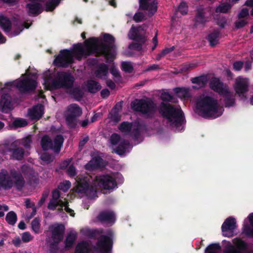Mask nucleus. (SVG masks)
Masks as SVG:
<instances>
[{"label":"nucleus","instance_id":"nucleus-46","mask_svg":"<svg viewBox=\"0 0 253 253\" xmlns=\"http://www.w3.org/2000/svg\"><path fill=\"white\" fill-rule=\"evenodd\" d=\"M220 250L221 247L219 243H212L206 248L205 253H216V251Z\"/></svg>","mask_w":253,"mask_h":253},{"label":"nucleus","instance_id":"nucleus-19","mask_svg":"<svg viewBox=\"0 0 253 253\" xmlns=\"http://www.w3.org/2000/svg\"><path fill=\"white\" fill-rule=\"evenodd\" d=\"M96 218L101 223H107L111 224L114 223L116 220L115 213L110 211H101Z\"/></svg>","mask_w":253,"mask_h":253},{"label":"nucleus","instance_id":"nucleus-10","mask_svg":"<svg viewBox=\"0 0 253 253\" xmlns=\"http://www.w3.org/2000/svg\"><path fill=\"white\" fill-rule=\"evenodd\" d=\"M87 49H85L82 43H78L74 44L73 47L69 49L71 52V56L76 59L81 61L83 57H86L89 56L92 53H93L92 51L93 46H90L87 47Z\"/></svg>","mask_w":253,"mask_h":253},{"label":"nucleus","instance_id":"nucleus-13","mask_svg":"<svg viewBox=\"0 0 253 253\" xmlns=\"http://www.w3.org/2000/svg\"><path fill=\"white\" fill-rule=\"evenodd\" d=\"M233 244L227 246L223 253H244L248 249L247 243L240 238L234 239Z\"/></svg>","mask_w":253,"mask_h":253},{"label":"nucleus","instance_id":"nucleus-51","mask_svg":"<svg viewBox=\"0 0 253 253\" xmlns=\"http://www.w3.org/2000/svg\"><path fill=\"white\" fill-rule=\"evenodd\" d=\"M71 94L78 100L83 97L84 93L79 87L74 88L71 92Z\"/></svg>","mask_w":253,"mask_h":253},{"label":"nucleus","instance_id":"nucleus-12","mask_svg":"<svg viewBox=\"0 0 253 253\" xmlns=\"http://www.w3.org/2000/svg\"><path fill=\"white\" fill-rule=\"evenodd\" d=\"M22 173L24 175L30 185L37 184L39 182L38 173L28 164H24L20 168Z\"/></svg>","mask_w":253,"mask_h":253},{"label":"nucleus","instance_id":"nucleus-20","mask_svg":"<svg viewBox=\"0 0 253 253\" xmlns=\"http://www.w3.org/2000/svg\"><path fill=\"white\" fill-rule=\"evenodd\" d=\"M28 15L30 16H37L41 14L43 10L42 4L34 1H31L26 4Z\"/></svg>","mask_w":253,"mask_h":253},{"label":"nucleus","instance_id":"nucleus-30","mask_svg":"<svg viewBox=\"0 0 253 253\" xmlns=\"http://www.w3.org/2000/svg\"><path fill=\"white\" fill-rule=\"evenodd\" d=\"M69 112L67 115L78 118L82 114L81 108L76 104H71L68 109Z\"/></svg>","mask_w":253,"mask_h":253},{"label":"nucleus","instance_id":"nucleus-33","mask_svg":"<svg viewBox=\"0 0 253 253\" xmlns=\"http://www.w3.org/2000/svg\"><path fill=\"white\" fill-rule=\"evenodd\" d=\"M121 108V105L117 104L110 113V118L115 123H118L121 120V116L119 114V111Z\"/></svg>","mask_w":253,"mask_h":253},{"label":"nucleus","instance_id":"nucleus-58","mask_svg":"<svg viewBox=\"0 0 253 253\" xmlns=\"http://www.w3.org/2000/svg\"><path fill=\"white\" fill-rule=\"evenodd\" d=\"M49 194V190L48 189L43 192L42 197L38 203V206L39 207H41L43 204L46 198L48 197Z\"/></svg>","mask_w":253,"mask_h":253},{"label":"nucleus","instance_id":"nucleus-32","mask_svg":"<svg viewBox=\"0 0 253 253\" xmlns=\"http://www.w3.org/2000/svg\"><path fill=\"white\" fill-rule=\"evenodd\" d=\"M220 35V33L218 30H214L208 35L207 40L211 47H214L218 43Z\"/></svg>","mask_w":253,"mask_h":253},{"label":"nucleus","instance_id":"nucleus-53","mask_svg":"<svg viewBox=\"0 0 253 253\" xmlns=\"http://www.w3.org/2000/svg\"><path fill=\"white\" fill-rule=\"evenodd\" d=\"M110 72L112 74V75L114 76V77L115 78V81L116 83H119V82H121L122 77L120 75V73L119 70L117 69H116L114 67H112L111 69Z\"/></svg>","mask_w":253,"mask_h":253},{"label":"nucleus","instance_id":"nucleus-23","mask_svg":"<svg viewBox=\"0 0 253 253\" xmlns=\"http://www.w3.org/2000/svg\"><path fill=\"white\" fill-rule=\"evenodd\" d=\"M249 223H244L242 227V233L249 238L253 239V212L248 216Z\"/></svg>","mask_w":253,"mask_h":253},{"label":"nucleus","instance_id":"nucleus-52","mask_svg":"<svg viewBox=\"0 0 253 253\" xmlns=\"http://www.w3.org/2000/svg\"><path fill=\"white\" fill-rule=\"evenodd\" d=\"M22 174L21 171L20 172L15 169H11L10 170V176L12 177L14 180L24 178Z\"/></svg>","mask_w":253,"mask_h":253},{"label":"nucleus","instance_id":"nucleus-64","mask_svg":"<svg viewBox=\"0 0 253 253\" xmlns=\"http://www.w3.org/2000/svg\"><path fill=\"white\" fill-rule=\"evenodd\" d=\"M58 207L57 200L51 199L48 203L47 208L50 211H54Z\"/></svg>","mask_w":253,"mask_h":253},{"label":"nucleus","instance_id":"nucleus-45","mask_svg":"<svg viewBox=\"0 0 253 253\" xmlns=\"http://www.w3.org/2000/svg\"><path fill=\"white\" fill-rule=\"evenodd\" d=\"M132 128V124L128 122H123L119 126V129L122 132L128 133L130 131Z\"/></svg>","mask_w":253,"mask_h":253},{"label":"nucleus","instance_id":"nucleus-22","mask_svg":"<svg viewBox=\"0 0 253 253\" xmlns=\"http://www.w3.org/2000/svg\"><path fill=\"white\" fill-rule=\"evenodd\" d=\"M44 106L41 104L34 106L29 109L28 115L32 120H39L43 114Z\"/></svg>","mask_w":253,"mask_h":253},{"label":"nucleus","instance_id":"nucleus-35","mask_svg":"<svg viewBox=\"0 0 253 253\" xmlns=\"http://www.w3.org/2000/svg\"><path fill=\"white\" fill-rule=\"evenodd\" d=\"M89 251V244L84 241L79 243L75 248L76 253H87Z\"/></svg>","mask_w":253,"mask_h":253},{"label":"nucleus","instance_id":"nucleus-34","mask_svg":"<svg viewBox=\"0 0 253 253\" xmlns=\"http://www.w3.org/2000/svg\"><path fill=\"white\" fill-rule=\"evenodd\" d=\"M221 95L224 97V102L226 107H230L235 104V98L232 93L230 92L228 89L227 90V93H223Z\"/></svg>","mask_w":253,"mask_h":253},{"label":"nucleus","instance_id":"nucleus-27","mask_svg":"<svg viewBox=\"0 0 253 253\" xmlns=\"http://www.w3.org/2000/svg\"><path fill=\"white\" fill-rule=\"evenodd\" d=\"M81 232L90 239H96L98 236L104 233L103 229L102 228L91 229L87 228L82 229Z\"/></svg>","mask_w":253,"mask_h":253},{"label":"nucleus","instance_id":"nucleus-36","mask_svg":"<svg viewBox=\"0 0 253 253\" xmlns=\"http://www.w3.org/2000/svg\"><path fill=\"white\" fill-rule=\"evenodd\" d=\"M129 145L128 140H123L122 141L115 149L116 154L119 155H122L125 154L126 151V147Z\"/></svg>","mask_w":253,"mask_h":253},{"label":"nucleus","instance_id":"nucleus-21","mask_svg":"<svg viewBox=\"0 0 253 253\" xmlns=\"http://www.w3.org/2000/svg\"><path fill=\"white\" fill-rule=\"evenodd\" d=\"M209 86L213 91L218 93L219 95L227 93L228 88L223 87V84L218 78L212 79L210 83Z\"/></svg>","mask_w":253,"mask_h":253},{"label":"nucleus","instance_id":"nucleus-25","mask_svg":"<svg viewBox=\"0 0 253 253\" xmlns=\"http://www.w3.org/2000/svg\"><path fill=\"white\" fill-rule=\"evenodd\" d=\"M103 159L100 156H95L89 161L84 166L87 170H93L103 166Z\"/></svg>","mask_w":253,"mask_h":253},{"label":"nucleus","instance_id":"nucleus-60","mask_svg":"<svg viewBox=\"0 0 253 253\" xmlns=\"http://www.w3.org/2000/svg\"><path fill=\"white\" fill-rule=\"evenodd\" d=\"M120 139V135L117 133H114L110 137V142L112 145H115L119 143Z\"/></svg>","mask_w":253,"mask_h":253},{"label":"nucleus","instance_id":"nucleus-54","mask_svg":"<svg viewBox=\"0 0 253 253\" xmlns=\"http://www.w3.org/2000/svg\"><path fill=\"white\" fill-rule=\"evenodd\" d=\"M25 183L24 178H21L20 179H17L14 180L13 182V185L15 187L16 189L18 191H21L24 187Z\"/></svg>","mask_w":253,"mask_h":253},{"label":"nucleus","instance_id":"nucleus-57","mask_svg":"<svg viewBox=\"0 0 253 253\" xmlns=\"http://www.w3.org/2000/svg\"><path fill=\"white\" fill-rule=\"evenodd\" d=\"M178 11L182 15H185L188 12V6L185 2L182 1L180 2L178 7Z\"/></svg>","mask_w":253,"mask_h":253},{"label":"nucleus","instance_id":"nucleus-63","mask_svg":"<svg viewBox=\"0 0 253 253\" xmlns=\"http://www.w3.org/2000/svg\"><path fill=\"white\" fill-rule=\"evenodd\" d=\"M27 122L24 119H17L13 122V125L16 127H23L27 126Z\"/></svg>","mask_w":253,"mask_h":253},{"label":"nucleus","instance_id":"nucleus-14","mask_svg":"<svg viewBox=\"0 0 253 253\" xmlns=\"http://www.w3.org/2000/svg\"><path fill=\"white\" fill-rule=\"evenodd\" d=\"M236 221L235 218H227L221 226L223 235L225 237H231L233 236V231L236 228Z\"/></svg>","mask_w":253,"mask_h":253},{"label":"nucleus","instance_id":"nucleus-29","mask_svg":"<svg viewBox=\"0 0 253 253\" xmlns=\"http://www.w3.org/2000/svg\"><path fill=\"white\" fill-rule=\"evenodd\" d=\"M86 86L88 91L91 93L97 92L101 88V85L97 81L93 80H89L86 81Z\"/></svg>","mask_w":253,"mask_h":253},{"label":"nucleus","instance_id":"nucleus-16","mask_svg":"<svg viewBox=\"0 0 253 253\" xmlns=\"http://www.w3.org/2000/svg\"><path fill=\"white\" fill-rule=\"evenodd\" d=\"M65 232V227L63 224H58L51 230V238L53 243L51 246L57 247L58 244L63 240Z\"/></svg>","mask_w":253,"mask_h":253},{"label":"nucleus","instance_id":"nucleus-62","mask_svg":"<svg viewBox=\"0 0 253 253\" xmlns=\"http://www.w3.org/2000/svg\"><path fill=\"white\" fill-rule=\"evenodd\" d=\"M67 173L70 177H74L77 175L76 169L73 165H71L67 170Z\"/></svg>","mask_w":253,"mask_h":253},{"label":"nucleus","instance_id":"nucleus-47","mask_svg":"<svg viewBox=\"0 0 253 253\" xmlns=\"http://www.w3.org/2000/svg\"><path fill=\"white\" fill-rule=\"evenodd\" d=\"M31 226L33 231L36 234L40 232V220L37 217L35 218L31 222Z\"/></svg>","mask_w":253,"mask_h":253},{"label":"nucleus","instance_id":"nucleus-56","mask_svg":"<svg viewBox=\"0 0 253 253\" xmlns=\"http://www.w3.org/2000/svg\"><path fill=\"white\" fill-rule=\"evenodd\" d=\"M139 30L137 28L132 26L129 32V36L131 40H136V38L139 34Z\"/></svg>","mask_w":253,"mask_h":253},{"label":"nucleus","instance_id":"nucleus-41","mask_svg":"<svg viewBox=\"0 0 253 253\" xmlns=\"http://www.w3.org/2000/svg\"><path fill=\"white\" fill-rule=\"evenodd\" d=\"M174 92L177 95V97L181 98H186L189 97V93L188 90L184 88L175 87L173 89Z\"/></svg>","mask_w":253,"mask_h":253},{"label":"nucleus","instance_id":"nucleus-44","mask_svg":"<svg viewBox=\"0 0 253 253\" xmlns=\"http://www.w3.org/2000/svg\"><path fill=\"white\" fill-rule=\"evenodd\" d=\"M161 99L164 102L176 103L177 99L168 92H163L161 94Z\"/></svg>","mask_w":253,"mask_h":253},{"label":"nucleus","instance_id":"nucleus-6","mask_svg":"<svg viewBox=\"0 0 253 253\" xmlns=\"http://www.w3.org/2000/svg\"><path fill=\"white\" fill-rule=\"evenodd\" d=\"M131 109L145 115L147 118H152L157 111L156 104L150 99H135L131 103Z\"/></svg>","mask_w":253,"mask_h":253},{"label":"nucleus","instance_id":"nucleus-37","mask_svg":"<svg viewBox=\"0 0 253 253\" xmlns=\"http://www.w3.org/2000/svg\"><path fill=\"white\" fill-rule=\"evenodd\" d=\"M77 235L76 234L72 232L69 233L67 235L64 242L65 248L67 249L71 248L73 247Z\"/></svg>","mask_w":253,"mask_h":253},{"label":"nucleus","instance_id":"nucleus-2","mask_svg":"<svg viewBox=\"0 0 253 253\" xmlns=\"http://www.w3.org/2000/svg\"><path fill=\"white\" fill-rule=\"evenodd\" d=\"M97 40L91 37L85 40V45L87 47L93 46L92 51L97 56L103 55L107 59L113 58L116 54L115 38L108 33L103 34V42L97 44Z\"/></svg>","mask_w":253,"mask_h":253},{"label":"nucleus","instance_id":"nucleus-40","mask_svg":"<svg viewBox=\"0 0 253 253\" xmlns=\"http://www.w3.org/2000/svg\"><path fill=\"white\" fill-rule=\"evenodd\" d=\"M5 219L8 224L13 226L17 220V214L14 211H10L7 213Z\"/></svg>","mask_w":253,"mask_h":253},{"label":"nucleus","instance_id":"nucleus-11","mask_svg":"<svg viewBox=\"0 0 253 253\" xmlns=\"http://www.w3.org/2000/svg\"><path fill=\"white\" fill-rule=\"evenodd\" d=\"M15 86L19 91L23 93L34 91L37 86L36 80L27 76L26 78L17 81Z\"/></svg>","mask_w":253,"mask_h":253},{"label":"nucleus","instance_id":"nucleus-8","mask_svg":"<svg viewBox=\"0 0 253 253\" xmlns=\"http://www.w3.org/2000/svg\"><path fill=\"white\" fill-rule=\"evenodd\" d=\"M107 235H101L98 238L94 247V251L97 253H112L113 246V232L109 230Z\"/></svg>","mask_w":253,"mask_h":253},{"label":"nucleus","instance_id":"nucleus-59","mask_svg":"<svg viewBox=\"0 0 253 253\" xmlns=\"http://www.w3.org/2000/svg\"><path fill=\"white\" fill-rule=\"evenodd\" d=\"M129 132L130 135L134 140H137L138 139L140 135V131L138 127L134 128L132 129H131Z\"/></svg>","mask_w":253,"mask_h":253},{"label":"nucleus","instance_id":"nucleus-49","mask_svg":"<svg viewBox=\"0 0 253 253\" xmlns=\"http://www.w3.org/2000/svg\"><path fill=\"white\" fill-rule=\"evenodd\" d=\"M157 2L153 1V2L149 3L148 9H146L149 11V16H153L157 11Z\"/></svg>","mask_w":253,"mask_h":253},{"label":"nucleus","instance_id":"nucleus-61","mask_svg":"<svg viewBox=\"0 0 253 253\" xmlns=\"http://www.w3.org/2000/svg\"><path fill=\"white\" fill-rule=\"evenodd\" d=\"M128 48L131 50L141 51L142 49V44L140 43L132 42L128 45Z\"/></svg>","mask_w":253,"mask_h":253},{"label":"nucleus","instance_id":"nucleus-38","mask_svg":"<svg viewBox=\"0 0 253 253\" xmlns=\"http://www.w3.org/2000/svg\"><path fill=\"white\" fill-rule=\"evenodd\" d=\"M61 0H48L44 4V10L52 11L59 5Z\"/></svg>","mask_w":253,"mask_h":253},{"label":"nucleus","instance_id":"nucleus-5","mask_svg":"<svg viewBox=\"0 0 253 253\" xmlns=\"http://www.w3.org/2000/svg\"><path fill=\"white\" fill-rule=\"evenodd\" d=\"M74 82L75 78L70 73L58 72L55 78L45 87L49 90L60 88L70 89L73 87Z\"/></svg>","mask_w":253,"mask_h":253},{"label":"nucleus","instance_id":"nucleus-9","mask_svg":"<svg viewBox=\"0 0 253 253\" xmlns=\"http://www.w3.org/2000/svg\"><path fill=\"white\" fill-rule=\"evenodd\" d=\"M74 62V59L71 56V52L68 49H64L61 50L55 57L53 65L57 67L67 68Z\"/></svg>","mask_w":253,"mask_h":253},{"label":"nucleus","instance_id":"nucleus-28","mask_svg":"<svg viewBox=\"0 0 253 253\" xmlns=\"http://www.w3.org/2000/svg\"><path fill=\"white\" fill-rule=\"evenodd\" d=\"M194 21L199 24H205L208 21V18L205 16V10L202 7L197 8Z\"/></svg>","mask_w":253,"mask_h":253},{"label":"nucleus","instance_id":"nucleus-26","mask_svg":"<svg viewBox=\"0 0 253 253\" xmlns=\"http://www.w3.org/2000/svg\"><path fill=\"white\" fill-rule=\"evenodd\" d=\"M0 107L1 111L6 112L12 107L11 97L8 93L2 94L0 99Z\"/></svg>","mask_w":253,"mask_h":253},{"label":"nucleus","instance_id":"nucleus-31","mask_svg":"<svg viewBox=\"0 0 253 253\" xmlns=\"http://www.w3.org/2000/svg\"><path fill=\"white\" fill-rule=\"evenodd\" d=\"M0 26L4 32L9 33L11 30V22L8 17L0 15Z\"/></svg>","mask_w":253,"mask_h":253},{"label":"nucleus","instance_id":"nucleus-42","mask_svg":"<svg viewBox=\"0 0 253 253\" xmlns=\"http://www.w3.org/2000/svg\"><path fill=\"white\" fill-rule=\"evenodd\" d=\"M232 5L228 3H223L216 7L215 12L216 13H226L231 8Z\"/></svg>","mask_w":253,"mask_h":253},{"label":"nucleus","instance_id":"nucleus-55","mask_svg":"<svg viewBox=\"0 0 253 253\" xmlns=\"http://www.w3.org/2000/svg\"><path fill=\"white\" fill-rule=\"evenodd\" d=\"M71 183L69 181H65L62 183H60L58 186V188L63 191V192H67L71 187Z\"/></svg>","mask_w":253,"mask_h":253},{"label":"nucleus","instance_id":"nucleus-48","mask_svg":"<svg viewBox=\"0 0 253 253\" xmlns=\"http://www.w3.org/2000/svg\"><path fill=\"white\" fill-rule=\"evenodd\" d=\"M40 158L43 161L45 162L47 164H49L53 161L54 156L47 152H43L40 156Z\"/></svg>","mask_w":253,"mask_h":253},{"label":"nucleus","instance_id":"nucleus-39","mask_svg":"<svg viewBox=\"0 0 253 253\" xmlns=\"http://www.w3.org/2000/svg\"><path fill=\"white\" fill-rule=\"evenodd\" d=\"M191 81L193 84H197L200 87L205 86L208 82L207 78L205 75L193 78Z\"/></svg>","mask_w":253,"mask_h":253},{"label":"nucleus","instance_id":"nucleus-18","mask_svg":"<svg viewBox=\"0 0 253 253\" xmlns=\"http://www.w3.org/2000/svg\"><path fill=\"white\" fill-rule=\"evenodd\" d=\"M7 152L11 153L10 158L13 160H22L25 154L24 149L17 147L14 143H12L10 147L7 148Z\"/></svg>","mask_w":253,"mask_h":253},{"label":"nucleus","instance_id":"nucleus-4","mask_svg":"<svg viewBox=\"0 0 253 253\" xmlns=\"http://www.w3.org/2000/svg\"><path fill=\"white\" fill-rule=\"evenodd\" d=\"M218 103L216 99L209 96H206L197 102V108L205 118H216L218 112Z\"/></svg>","mask_w":253,"mask_h":253},{"label":"nucleus","instance_id":"nucleus-17","mask_svg":"<svg viewBox=\"0 0 253 253\" xmlns=\"http://www.w3.org/2000/svg\"><path fill=\"white\" fill-rule=\"evenodd\" d=\"M13 186V181L10 175L5 169H2L0 172V188L4 190H9Z\"/></svg>","mask_w":253,"mask_h":253},{"label":"nucleus","instance_id":"nucleus-24","mask_svg":"<svg viewBox=\"0 0 253 253\" xmlns=\"http://www.w3.org/2000/svg\"><path fill=\"white\" fill-rule=\"evenodd\" d=\"M109 73V67L107 64L100 63L94 71V75L97 79L106 80Z\"/></svg>","mask_w":253,"mask_h":253},{"label":"nucleus","instance_id":"nucleus-50","mask_svg":"<svg viewBox=\"0 0 253 253\" xmlns=\"http://www.w3.org/2000/svg\"><path fill=\"white\" fill-rule=\"evenodd\" d=\"M121 65L122 70L126 73H130L133 70V67L129 62L123 61Z\"/></svg>","mask_w":253,"mask_h":253},{"label":"nucleus","instance_id":"nucleus-7","mask_svg":"<svg viewBox=\"0 0 253 253\" xmlns=\"http://www.w3.org/2000/svg\"><path fill=\"white\" fill-rule=\"evenodd\" d=\"M64 141V137L61 134L57 135L53 141L48 135L45 134L41 138V146L43 151L52 150L55 154H59Z\"/></svg>","mask_w":253,"mask_h":253},{"label":"nucleus","instance_id":"nucleus-3","mask_svg":"<svg viewBox=\"0 0 253 253\" xmlns=\"http://www.w3.org/2000/svg\"><path fill=\"white\" fill-rule=\"evenodd\" d=\"M159 113L163 118L168 120L171 126L175 127L178 131L183 129L182 126L185 120L183 112L180 108L169 103L161 102Z\"/></svg>","mask_w":253,"mask_h":253},{"label":"nucleus","instance_id":"nucleus-1","mask_svg":"<svg viewBox=\"0 0 253 253\" xmlns=\"http://www.w3.org/2000/svg\"><path fill=\"white\" fill-rule=\"evenodd\" d=\"M78 183L77 191L85 194L90 198L96 196L98 188L96 184L105 190H112L117 187L115 178L109 174L96 175L93 183V179L88 174H80L77 176Z\"/></svg>","mask_w":253,"mask_h":253},{"label":"nucleus","instance_id":"nucleus-15","mask_svg":"<svg viewBox=\"0 0 253 253\" xmlns=\"http://www.w3.org/2000/svg\"><path fill=\"white\" fill-rule=\"evenodd\" d=\"M248 79L239 77L236 80L234 89L239 96H244L249 91Z\"/></svg>","mask_w":253,"mask_h":253},{"label":"nucleus","instance_id":"nucleus-43","mask_svg":"<svg viewBox=\"0 0 253 253\" xmlns=\"http://www.w3.org/2000/svg\"><path fill=\"white\" fill-rule=\"evenodd\" d=\"M66 122L70 128H75L78 123V118L66 115Z\"/></svg>","mask_w":253,"mask_h":253}]
</instances>
